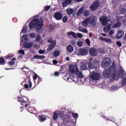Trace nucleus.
<instances>
[{"label":"nucleus","instance_id":"nucleus-1","mask_svg":"<svg viewBox=\"0 0 126 126\" xmlns=\"http://www.w3.org/2000/svg\"><path fill=\"white\" fill-rule=\"evenodd\" d=\"M126 75V71L124 70L123 67H120V69L119 70L118 72L117 71H112L110 69H107L103 71V76L105 78H109L110 81H113V80H118L120 79L121 77H124Z\"/></svg>","mask_w":126,"mask_h":126},{"label":"nucleus","instance_id":"nucleus-2","mask_svg":"<svg viewBox=\"0 0 126 126\" xmlns=\"http://www.w3.org/2000/svg\"><path fill=\"white\" fill-rule=\"evenodd\" d=\"M29 21H31L29 24V28L31 30L35 28L36 30H41L43 27L42 20H39V16L36 15L31 18Z\"/></svg>","mask_w":126,"mask_h":126},{"label":"nucleus","instance_id":"nucleus-3","mask_svg":"<svg viewBox=\"0 0 126 126\" xmlns=\"http://www.w3.org/2000/svg\"><path fill=\"white\" fill-rule=\"evenodd\" d=\"M110 64H112V59L109 57L104 58L101 62V65L103 67L110 66Z\"/></svg>","mask_w":126,"mask_h":126},{"label":"nucleus","instance_id":"nucleus-4","mask_svg":"<svg viewBox=\"0 0 126 126\" xmlns=\"http://www.w3.org/2000/svg\"><path fill=\"white\" fill-rule=\"evenodd\" d=\"M101 75L96 71H93L90 74V78L93 80H98L100 79Z\"/></svg>","mask_w":126,"mask_h":126},{"label":"nucleus","instance_id":"nucleus-5","mask_svg":"<svg viewBox=\"0 0 126 126\" xmlns=\"http://www.w3.org/2000/svg\"><path fill=\"white\" fill-rule=\"evenodd\" d=\"M69 69L70 73H76V72L79 69L77 64L73 63L69 65Z\"/></svg>","mask_w":126,"mask_h":126},{"label":"nucleus","instance_id":"nucleus-6","mask_svg":"<svg viewBox=\"0 0 126 126\" xmlns=\"http://www.w3.org/2000/svg\"><path fill=\"white\" fill-rule=\"evenodd\" d=\"M19 102H21V105H23V106H26V107H27L28 106V104L26 103L29 102V99L25 96H24L22 99L20 98V97H18Z\"/></svg>","mask_w":126,"mask_h":126},{"label":"nucleus","instance_id":"nucleus-7","mask_svg":"<svg viewBox=\"0 0 126 126\" xmlns=\"http://www.w3.org/2000/svg\"><path fill=\"white\" fill-rule=\"evenodd\" d=\"M88 54V51L84 49H79L76 51V55L77 56H86Z\"/></svg>","mask_w":126,"mask_h":126},{"label":"nucleus","instance_id":"nucleus-8","mask_svg":"<svg viewBox=\"0 0 126 126\" xmlns=\"http://www.w3.org/2000/svg\"><path fill=\"white\" fill-rule=\"evenodd\" d=\"M60 117L61 119H62L63 120H64V115H63V113H57V112H55L54 113V116H53V119L54 121H56L58 119V117Z\"/></svg>","mask_w":126,"mask_h":126},{"label":"nucleus","instance_id":"nucleus-9","mask_svg":"<svg viewBox=\"0 0 126 126\" xmlns=\"http://www.w3.org/2000/svg\"><path fill=\"white\" fill-rule=\"evenodd\" d=\"M99 20L101 22L102 25H103V26H105V25H106L107 23L109 22V20L108 19V18H107V17L105 16H102L100 17V18L99 19Z\"/></svg>","mask_w":126,"mask_h":126},{"label":"nucleus","instance_id":"nucleus-10","mask_svg":"<svg viewBox=\"0 0 126 126\" xmlns=\"http://www.w3.org/2000/svg\"><path fill=\"white\" fill-rule=\"evenodd\" d=\"M90 24L93 25V26H95L96 25V21L97 20V17L96 16H92L90 18Z\"/></svg>","mask_w":126,"mask_h":126},{"label":"nucleus","instance_id":"nucleus-11","mask_svg":"<svg viewBox=\"0 0 126 126\" xmlns=\"http://www.w3.org/2000/svg\"><path fill=\"white\" fill-rule=\"evenodd\" d=\"M98 7H99V2L95 1L91 5L90 9L91 10H95V9H97Z\"/></svg>","mask_w":126,"mask_h":126},{"label":"nucleus","instance_id":"nucleus-12","mask_svg":"<svg viewBox=\"0 0 126 126\" xmlns=\"http://www.w3.org/2000/svg\"><path fill=\"white\" fill-rule=\"evenodd\" d=\"M95 63V60H94L93 58H90L89 61V67L91 69L95 68V66L93 65V63Z\"/></svg>","mask_w":126,"mask_h":126},{"label":"nucleus","instance_id":"nucleus-13","mask_svg":"<svg viewBox=\"0 0 126 126\" xmlns=\"http://www.w3.org/2000/svg\"><path fill=\"white\" fill-rule=\"evenodd\" d=\"M122 25V19L117 18L116 20V23L114 24L113 28H118Z\"/></svg>","mask_w":126,"mask_h":126},{"label":"nucleus","instance_id":"nucleus-14","mask_svg":"<svg viewBox=\"0 0 126 126\" xmlns=\"http://www.w3.org/2000/svg\"><path fill=\"white\" fill-rule=\"evenodd\" d=\"M90 54L91 56L94 57V56H97V54H98V52L97 51V50H96V48H92L90 49Z\"/></svg>","mask_w":126,"mask_h":126},{"label":"nucleus","instance_id":"nucleus-15","mask_svg":"<svg viewBox=\"0 0 126 126\" xmlns=\"http://www.w3.org/2000/svg\"><path fill=\"white\" fill-rule=\"evenodd\" d=\"M29 42V38H28V35L27 34H26L25 35L22 36V42L24 45L25 44H26Z\"/></svg>","mask_w":126,"mask_h":126},{"label":"nucleus","instance_id":"nucleus-16","mask_svg":"<svg viewBox=\"0 0 126 126\" xmlns=\"http://www.w3.org/2000/svg\"><path fill=\"white\" fill-rule=\"evenodd\" d=\"M89 22H90V18H88L85 20L83 21L82 23H81V24L84 27H86L87 26H88Z\"/></svg>","mask_w":126,"mask_h":126},{"label":"nucleus","instance_id":"nucleus-17","mask_svg":"<svg viewBox=\"0 0 126 126\" xmlns=\"http://www.w3.org/2000/svg\"><path fill=\"white\" fill-rule=\"evenodd\" d=\"M99 40H100V41H103V42H105V43H108L109 44H111V43H112V39L108 38H105L102 36H100L99 38Z\"/></svg>","mask_w":126,"mask_h":126},{"label":"nucleus","instance_id":"nucleus-18","mask_svg":"<svg viewBox=\"0 0 126 126\" xmlns=\"http://www.w3.org/2000/svg\"><path fill=\"white\" fill-rule=\"evenodd\" d=\"M124 36V32L122 30L118 31L117 34L116 35V39H121Z\"/></svg>","mask_w":126,"mask_h":126},{"label":"nucleus","instance_id":"nucleus-19","mask_svg":"<svg viewBox=\"0 0 126 126\" xmlns=\"http://www.w3.org/2000/svg\"><path fill=\"white\" fill-rule=\"evenodd\" d=\"M85 63H86V60L80 63V69L82 70H86L87 69V66Z\"/></svg>","mask_w":126,"mask_h":126},{"label":"nucleus","instance_id":"nucleus-20","mask_svg":"<svg viewBox=\"0 0 126 126\" xmlns=\"http://www.w3.org/2000/svg\"><path fill=\"white\" fill-rule=\"evenodd\" d=\"M56 45H57V42L56 41V40L53 41L52 43L49 46V47L47 49L48 51L49 52L52 51V50H53V49H54V48H55V46H56Z\"/></svg>","mask_w":126,"mask_h":126},{"label":"nucleus","instance_id":"nucleus-21","mask_svg":"<svg viewBox=\"0 0 126 126\" xmlns=\"http://www.w3.org/2000/svg\"><path fill=\"white\" fill-rule=\"evenodd\" d=\"M79 27L78 28V30L79 31H80V32H82L83 33H88V31H87V29H84L83 28H82V27H81V23H80L79 24Z\"/></svg>","mask_w":126,"mask_h":126},{"label":"nucleus","instance_id":"nucleus-22","mask_svg":"<svg viewBox=\"0 0 126 126\" xmlns=\"http://www.w3.org/2000/svg\"><path fill=\"white\" fill-rule=\"evenodd\" d=\"M117 68V66L116 65V63L113 61L112 65L108 68L109 69H111V70L113 71H117L116 69Z\"/></svg>","mask_w":126,"mask_h":126},{"label":"nucleus","instance_id":"nucleus-23","mask_svg":"<svg viewBox=\"0 0 126 126\" xmlns=\"http://www.w3.org/2000/svg\"><path fill=\"white\" fill-rule=\"evenodd\" d=\"M55 18H56L57 20H61V19L63 18V15L61 13H56L55 14Z\"/></svg>","mask_w":126,"mask_h":126},{"label":"nucleus","instance_id":"nucleus-24","mask_svg":"<svg viewBox=\"0 0 126 126\" xmlns=\"http://www.w3.org/2000/svg\"><path fill=\"white\" fill-rule=\"evenodd\" d=\"M76 75L79 78H83L84 77L83 74L82 73V71H80L79 69L77 70V71L75 73Z\"/></svg>","mask_w":126,"mask_h":126},{"label":"nucleus","instance_id":"nucleus-25","mask_svg":"<svg viewBox=\"0 0 126 126\" xmlns=\"http://www.w3.org/2000/svg\"><path fill=\"white\" fill-rule=\"evenodd\" d=\"M33 42L27 43L24 44V48H26L27 49H30L33 47Z\"/></svg>","mask_w":126,"mask_h":126},{"label":"nucleus","instance_id":"nucleus-26","mask_svg":"<svg viewBox=\"0 0 126 126\" xmlns=\"http://www.w3.org/2000/svg\"><path fill=\"white\" fill-rule=\"evenodd\" d=\"M71 3V0H66L63 3V7H65V6H67L68 4H70Z\"/></svg>","mask_w":126,"mask_h":126},{"label":"nucleus","instance_id":"nucleus-27","mask_svg":"<svg viewBox=\"0 0 126 126\" xmlns=\"http://www.w3.org/2000/svg\"><path fill=\"white\" fill-rule=\"evenodd\" d=\"M66 12L68 15H71V14H72V13L74 12V9L71 8H67L66 10Z\"/></svg>","mask_w":126,"mask_h":126},{"label":"nucleus","instance_id":"nucleus-28","mask_svg":"<svg viewBox=\"0 0 126 126\" xmlns=\"http://www.w3.org/2000/svg\"><path fill=\"white\" fill-rule=\"evenodd\" d=\"M111 30V25L108 24L104 28V32L105 33H108Z\"/></svg>","mask_w":126,"mask_h":126},{"label":"nucleus","instance_id":"nucleus-29","mask_svg":"<svg viewBox=\"0 0 126 126\" xmlns=\"http://www.w3.org/2000/svg\"><path fill=\"white\" fill-rule=\"evenodd\" d=\"M67 36H72L73 38H77V35H76V33H75L73 32H67Z\"/></svg>","mask_w":126,"mask_h":126},{"label":"nucleus","instance_id":"nucleus-30","mask_svg":"<svg viewBox=\"0 0 126 126\" xmlns=\"http://www.w3.org/2000/svg\"><path fill=\"white\" fill-rule=\"evenodd\" d=\"M33 58L34 59H37V60H44L45 59V56L41 55H34L33 56Z\"/></svg>","mask_w":126,"mask_h":126},{"label":"nucleus","instance_id":"nucleus-31","mask_svg":"<svg viewBox=\"0 0 126 126\" xmlns=\"http://www.w3.org/2000/svg\"><path fill=\"white\" fill-rule=\"evenodd\" d=\"M84 10V6L80 8L78 11L77 12L76 15L77 16H80V15L83 12V10Z\"/></svg>","mask_w":126,"mask_h":126},{"label":"nucleus","instance_id":"nucleus-32","mask_svg":"<svg viewBox=\"0 0 126 126\" xmlns=\"http://www.w3.org/2000/svg\"><path fill=\"white\" fill-rule=\"evenodd\" d=\"M73 46L71 45H68L67 47V51L68 53H72V52H73Z\"/></svg>","mask_w":126,"mask_h":126},{"label":"nucleus","instance_id":"nucleus-33","mask_svg":"<svg viewBox=\"0 0 126 126\" xmlns=\"http://www.w3.org/2000/svg\"><path fill=\"white\" fill-rule=\"evenodd\" d=\"M119 89V87L117 86H112L109 88V90L111 91H116V90H118Z\"/></svg>","mask_w":126,"mask_h":126},{"label":"nucleus","instance_id":"nucleus-34","mask_svg":"<svg viewBox=\"0 0 126 126\" xmlns=\"http://www.w3.org/2000/svg\"><path fill=\"white\" fill-rule=\"evenodd\" d=\"M63 79L66 81H68V82H71V81L72 80L71 78H69V76L66 75L64 77Z\"/></svg>","mask_w":126,"mask_h":126},{"label":"nucleus","instance_id":"nucleus-35","mask_svg":"<svg viewBox=\"0 0 126 126\" xmlns=\"http://www.w3.org/2000/svg\"><path fill=\"white\" fill-rule=\"evenodd\" d=\"M28 30V27L26 26H24L23 29L21 32V34H25L26 32H27V30Z\"/></svg>","mask_w":126,"mask_h":126},{"label":"nucleus","instance_id":"nucleus-36","mask_svg":"<svg viewBox=\"0 0 126 126\" xmlns=\"http://www.w3.org/2000/svg\"><path fill=\"white\" fill-rule=\"evenodd\" d=\"M42 40V37L40 34H37L35 38V42H40Z\"/></svg>","mask_w":126,"mask_h":126},{"label":"nucleus","instance_id":"nucleus-37","mask_svg":"<svg viewBox=\"0 0 126 126\" xmlns=\"http://www.w3.org/2000/svg\"><path fill=\"white\" fill-rule=\"evenodd\" d=\"M60 54L61 52L58 50H56L54 52V57H55V58L59 57V56H60Z\"/></svg>","mask_w":126,"mask_h":126},{"label":"nucleus","instance_id":"nucleus-38","mask_svg":"<svg viewBox=\"0 0 126 126\" xmlns=\"http://www.w3.org/2000/svg\"><path fill=\"white\" fill-rule=\"evenodd\" d=\"M126 78H123L122 79L121 85L122 86H126Z\"/></svg>","mask_w":126,"mask_h":126},{"label":"nucleus","instance_id":"nucleus-39","mask_svg":"<svg viewBox=\"0 0 126 126\" xmlns=\"http://www.w3.org/2000/svg\"><path fill=\"white\" fill-rule=\"evenodd\" d=\"M83 14L84 16H88L89 15V10H85L83 12Z\"/></svg>","mask_w":126,"mask_h":126},{"label":"nucleus","instance_id":"nucleus-40","mask_svg":"<svg viewBox=\"0 0 126 126\" xmlns=\"http://www.w3.org/2000/svg\"><path fill=\"white\" fill-rule=\"evenodd\" d=\"M16 59L15 58H13L11 61L9 62V64L10 65H14V63H15V60Z\"/></svg>","mask_w":126,"mask_h":126},{"label":"nucleus","instance_id":"nucleus-41","mask_svg":"<svg viewBox=\"0 0 126 126\" xmlns=\"http://www.w3.org/2000/svg\"><path fill=\"white\" fill-rule=\"evenodd\" d=\"M5 63V62H4V59H3V58L2 57L0 58V64L3 65Z\"/></svg>","mask_w":126,"mask_h":126},{"label":"nucleus","instance_id":"nucleus-42","mask_svg":"<svg viewBox=\"0 0 126 126\" xmlns=\"http://www.w3.org/2000/svg\"><path fill=\"white\" fill-rule=\"evenodd\" d=\"M47 118H46V117H45V116L44 115H41L40 117V121L41 122H44V121H45Z\"/></svg>","mask_w":126,"mask_h":126},{"label":"nucleus","instance_id":"nucleus-43","mask_svg":"<svg viewBox=\"0 0 126 126\" xmlns=\"http://www.w3.org/2000/svg\"><path fill=\"white\" fill-rule=\"evenodd\" d=\"M29 36L31 39H34V38L36 37V34L34 33H32L30 34Z\"/></svg>","mask_w":126,"mask_h":126},{"label":"nucleus","instance_id":"nucleus-44","mask_svg":"<svg viewBox=\"0 0 126 126\" xmlns=\"http://www.w3.org/2000/svg\"><path fill=\"white\" fill-rule=\"evenodd\" d=\"M77 45L78 47H82L83 46V43L82 41H78L77 43Z\"/></svg>","mask_w":126,"mask_h":126},{"label":"nucleus","instance_id":"nucleus-45","mask_svg":"<svg viewBox=\"0 0 126 126\" xmlns=\"http://www.w3.org/2000/svg\"><path fill=\"white\" fill-rule=\"evenodd\" d=\"M67 20H68L67 17L64 16V17L63 18V22L64 23L67 22Z\"/></svg>","mask_w":126,"mask_h":126},{"label":"nucleus","instance_id":"nucleus-46","mask_svg":"<svg viewBox=\"0 0 126 126\" xmlns=\"http://www.w3.org/2000/svg\"><path fill=\"white\" fill-rule=\"evenodd\" d=\"M72 115L73 118H76V119H77V118H78V114H77V113H72Z\"/></svg>","mask_w":126,"mask_h":126},{"label":"nucleus","instance_id":"nucleus-47","mask_svg":"<svg viewBox=\"0 0 126 126\" xmlns=\"http://www.w3.org/2000/svg\"><path fill=\"white\" fill-rule=\"evenodd\" d=\"M49 29H50V30H51L52 31H53V30H54V29H55V26H54L53 25H50L49 26Z\"/></svg>","mask_w":126,"mask_h":126},{"label":"nucleus","instance_id":"nucleus-48","mask_svg":"<svg viewBox=\"0 0 126 126\" xmlns=\"http://www.w3.org/2000/svg\"><path fill=\"white\" fill-rule=\"evenodd\" d=\"M86 42L87 43V44H88V46H90V40H89V39L87 38L86 39Z\"/></svg>","mask_w":126,"mask_h":126},{"label":"nucleus","instance_id":"nucleus-49","mask_svg":"<svg viewBox=\"0 0 126 126\" xmlns=\"http://www.w3.org/2000/svg\"><path fill=\"white\" fill-rule=\"evenodd\" d=\"M19 54H21L22 55H24V54H25V52L24 51V50H19L18 51Z\"/></svg>","mask_w":126,"mask_h":126},{"label":"nucleus","instance_id":"nucleus-50","mask_svg":"<svg viewBox=\"0 0 126 126\" xmlns=\"http://www.w3.org/2000/svg\"><path fill=\"white\" fill-rule=\"evenodd\" d=\"M33 47L35 48V49H39V48H40V46L38 45L37 43L34 44Z\"/></svg>","mask_w":126,"mask_h":126},{"label":"nucleus","instance_id":"nucleus-51","mask_svg":"<svg viewBox=\"0 0 126 126\" xmlns=\"http://www.w3.org/2000/svg\"><path fill=\"white\" fill-rule=\"evenodd\" d=\"M38 53L40 54H45V50H39Z\"/></svg>","mask_w":126,"mask_h":126},{"label":"nucleus","instance_id":"nucleus-52","mask_svg":"<svg viewBox=\"0 0 126 126\" xmlns=\"http://www.w3.org/2000/svg\"><path fill=\"white\" fill-rule=\"evenodd\" d=\"M126 10L125 8H123L121 9V13L122 14H124V13H126Z\"/></svg>","mask_w":126,"mask_h":126},{"label":"nucleus","instance_id":"nucleus-53","mask_svg":"<svg viewBox=\"0 0 126 126\" xmlns=\"http://www.w3.org/2000/svg\"><path fill=\"white\" fill-rule=\"evenodd\" d=\"M77 36H78V38H82L83 35L81 33H78Z\"/></svg>","mask_w":126,"mask_h":126},{"label":"nucleus","instance_id":"nucleus-54","mask_svg":"<svg viewBox=\"0 0 126 126\" xmlns=\"http://www.w3.org/2000/svg\"><path fill=\"white\" fill-rule=\"evenodd\" d=\"M50 8H51V6H47L45 7V10H46V11H47V10H49L50 9Z\"/></svg>","mask_w":126,"mask_h":126},{"label":"nucleus","instance_id":"nucleus-55","mask_svg":"<svg viewBox=\"0 0 126 126\" xmlns=\"http://www.w3.org/2000/svg\"><path fill=\"white\" fill-rule=\"evenodd\" d=\"M115 32V31L111 30L109 32V35L112 36L113 33Z\"/></svg>","mask_w":126,"mask_h":126},{"label":"nucleus","instance_id":"nucleus-56","mask_svg":"<svg viewBox=\"0 0 126 126\" xmlns=\"http://www.w3.org/2000/svg\"><path fill=\"white\" fill-rule=\"evenodd\" d=\"M55 76H59L60 75V72H55L54 73Z\"/></svg>","mask_w":126,"mask_h":126},{"label":"nucleus","instance_id":"nucleus-57","mask_svg":"<svg viewBox=\"0 0 126 126\" xmlns=\"http://www.w3.org/2000/svg\"><path fill=\"white\" fill-rule=\"evenodd\" d=\"M38 75L35 74L34 76H33V79L34 80H36V79H37V78H38Z\"/></svg>","mask_w":126,"mask_h":126},{"label":"nucleus","instance_id":"nucleus-58","mask_svg":"<svg viewBox=\"0 0 126 126\" xmlns=\"http://www.w3.org/2000/svg\"><path fill=\"white\" fill-rule=\"evenodd\" d=\"M117 45L118 46H119V47H121L122 46V43H121V42H120V41H118L117 42Z\"/></svg>","mask_w":126,"mask_h":126},{"label":"nucleus","instance_id":"nucleus-59","mask_svg":"<svg viewBox=\"0 0 126 126\" xmlns=\"http://www.w3.org/2000/svg\"><path fill=\"white\" fill-rule=\"evenodd\" d=\"M112 3L114 5H117V1L115 0H112Z\"/></svg>","mask_w":126,"mask_h":126},{"label":"nucleus","instance_id":"nucleus-60","mask_svg":"<svg viewBox=\"0 0 126 126\" xmlns=\"http://www.w3.org/2000/svg\"><path fill=\"white\" fill-rule=\"evenodd\" d=\"M29 86L30 88H31L32 87V82H31V81L29 80Z\"/></svg>","mask_w":126,"mask_h":126},{"label":"nucleus","instance_id":"nucleus-61","mask_svg":"<svg viewBox=\"0 0 126 126\" xmlns=\"http://www.w3.org/2000/svg\"><path fill=\"white\" fill-rule=\"evenodd\" d=\"M53 63L54 64H57V63H58V61L53 60Z\"/></svg>","mask_w":126,"mask_h":126},{"label":"nucleus","instance_id":"nucleus-62","mask_svg":"<svg viewBox=\"0 0 126 126\" xmlns=\"http://www.w3.org/2000/svg\"><path fill=\"white\" fill-rule=\"evenodd\" d=\"M24 87L26 88V89H28L29 86H28L27 84H25Z\"/></svg>","mask_w":126,"mask_h":126},{"label":"nucleus","instance_id":"nucleus-63","mask_svg":"<svg viewBox=\"0 0 126 126\" xmlns=\"http://www.w3.org/2000/svg\"><path fill=\"white\" fill-rule=\"evenodd\" d=\"M101 36H103V37H106V36H107V34H106V33H101Z\"/></svg>","mask_w":126,"mask_h":126},{"label":"nucleus","instance_id":"nucleus-64","mask_svg":"<svg viewBox=\"0 0 126 126\" xmlns=\"http://www.w3.org/2000/svg\"><path fill=\"white\" fill-rule=\"evenodd\" d=\"M65 60L66 61H69V57H66Z\"/></svg>","mask_w":126,"mask_h":126}]
</instances>
